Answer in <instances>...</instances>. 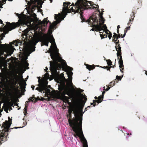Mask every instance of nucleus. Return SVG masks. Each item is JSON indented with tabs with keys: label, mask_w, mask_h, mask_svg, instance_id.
<instances>
[{
	"label": "nucleus",
	"mask_w": 147,
	"mask_h": 147,
	"mask_svg": "<svg viewBox=\"0 0 147 147\" xmlns=\"http://www.w3.org/2000/svg\"><path fill=\"white\" fill-rule=\"evenodd\" d=\"M114 35L113 37V41L116 44L115 48L116 50L117 51V56H118L121 55V47L118 45V41L117 40V39L120 37L119 35L117 36V34L114 33Z\"/></svg>",
	"instance_id": "1"
},
{
	"label": "nucleus",
	"mask_w": 147,
	"mask_h": 147,
	"mask_svg": "<svg viewBox=\"0 0 147 147\" xmlns=\"http://www.w3.org/2000/svg\"><path fill=\"white\" fill-rule=\"evenodd\" d=\"M9 120L6 121L5 122L3 123V124L2 125V127L3 128V129L2 131H5V134H7V132L8 131V130L10 127V125L11 124V120L9 117Z\"/></svg>",
	"instance_id": "2"
},
{
	"label": "nucleus",
	"mask_w": 147,
	"mask_h": 147,
	"mask_svg": "<svg viewBox=\"0 0 147 147\" xmlns=\"http://www.w3.org/2000/svg\"><path fill=\"white\" fill-rule=\"evenodd\" d=\"M105 93V91H103L102 93V95H101L100 96H99L98 97V100H93V103L95 104L93 105L94 107H95L96 104L95 102H97L98 104L100 103L103 100V96L104 94Z\"/></svg>",
	"instance_id": "3"
},
{
	"label": "nucleus",
	"mask_w": 147,
	"mask_h": 147,
	"mask_svg": "<svg viewBox=\"0 0 147 147\" xmlns=\"http://www.w3.org/2000/svg\"><path fill=\"white\" fill-rule=\"evenodd\" d=\"M14 104V102L13 101L11 100L10 102H9L6 104V106L4 108V110L7 113H8L9 109H12L11 108H10L11 106H13Z\"/></svg>",
	"instance_id": "4"
},
{
	"label": "nucleus",
	"mask_w": 147,
	"mask_h": 147,
	"mask_svg": "<svg viewBox=\"0 0 147 147\" xmlns=\"http://www.w3.org/2000/svg\"><path fill=\"white\" fill-rule=\"evenodd\" d=\"M31 34H33L32 32H30V31L28 30V28H27L26 30H25L23 33V34L24 36H25V38H28V37H29L30 34V33ZM28 40V39H26Z\"/></svg>",
	"instance_id": "5"
},
{
	"label": "nucleus",
	"mask_w": 147,
	"mask_h": 147,
	"mask_svg": "<svg viewBox=\"0 0 147 147\" xmlns=\"http://www.w3.org/2000/svg\"><path fill=\"white\" fill-rule=\"evenodd\" d=\"M100 34L101 39L107 38V35H108V37L109 39H110L112 37V35L111 34Z\"/></svg>",
	"instance_id": "6"
},
{
	"label": "nucleus",
	"mask_w": 147,
	"mask_h": 147,
	"mask_svg": "<svg viewBox=\"0 0 147 147\" xmlns=\"http://www.w3.org/2000/svg\"><path fill=\"white\" fill-rule=\"evenodd\" d=\"M119 67L121 68L123 67V61L121 57L119 61Z\"/></svg>",
	"instance_id": "7"
},
{
	"label": "nucleus",
	"mask_w": 147,
	"mask_h": 147,
	"mask_svg": "<svg viewBox=\"0 0 147 147\" xmlns=\"http://www.w3.org/2000/svg\"><path fill=\"white\" fill-rule=\"evenodd\" d=\"M86 68L89 70H90L94 69V67L90 65H86Z\"/></svg>",
	"instance_id": "8"
},
{
	"label": "nucleus",
	"mask_w": 147,
	"mask_h": 147,
	"mask_svg": "<svg viewBox=\"0 0 147 147\" xmlns=\"http://www.w3.org/2000/svg\"><path fill=\"white\" fill-rule=\"evenodd\" d=\"M107 64L109 66L111 65V63L112 62L111 61V60H107Z\"/></svg>",
	"instance_id": "9"
},
{
	"label": "nucleus",
	"mask_w": 147,
	"mask_h": 147,
	"mask_svg": "<svg viewBox=\"0 0 147 147\" xmlns=\"http://www.w3.org/2000/svg\"><path fill=\"white\" fill-rule=\"evenodd\" d=\"M114 83L113 82H111L109 84V85L110 86H114Z\"/></svg>",
	"instance_id": "10"
},
{
	"label": "nucleus",
	"mask_w": 147,
	"mask_h": 147,
	"mask_svg": "<svg viewBox=\"0 0 147 147\" xmlns=\"http://www.w3.org/2000/svg\"><path fill=\"white\" fill-rule=\"evenodd\" d=\"M123 77V76H122V77H120V76H116V78L118 80H121V78Z\"/></svg>",
	"instance_id": "11"
},
{
	"label": "nucleus",
	"mask_w": 147,
	"mask_h": 147,
	"mask_svg": "<svg viewBox=\"0 0 147 147\" xmlns=\"http://www.w3.org/2000/svg\"><path fill=\"white\" fill-rule=\"evenodd\" d=\"M127 30H128L126 28H125V31H124L125 33L124 34V36L122 37V38L123 37L125 36V35L126 33L127 32Z\"/></svg>",
	"instance_id": "12"
},
{
	"label": "nucleus",
	"mask_w": 147,
	"mask_h": 147,
	"mask_svg": "<svg viewBox=\"0 0 147 147\" xmlns=\"http://www.w3.org/2000/svg\"><path fill=\"white\" fill-rule=\"evenodd\" d=\"M111 66H110V67H105V69H106H106H107V70H110V68H111Z\"/></svg>",
	"instance_id": "13"
},
{
	"label": "nucleus",
	"mask_w": 147,
	"mask_h": 147,
	"mask_svg": "<svg viewBox=\"0 0 147 147\" xmlns=\"http://www.w3.org/2000/svg\"><path fill=\"white\" fill-rule=\"evenodd\" d=\"M29 100L30 101H33V100H34V99H33V98H30L29 99Z\"/></svg>",
	"instance_id": "14"
},
{
	"label": "nucleus",
	"mask_w": 147,
	"mask_h": 147,
	"mask_svg": "<svg viewBox=\"0 0 147 147\" xmlns=\"http://www.w3.org/2000/svg\"><path fill=\"white\" fill-rule=\"evenodd\" d=\"M26 110H27L26 106L25 107L24 109V111L25 113L26 112Z\"/></svg>",
	"instance_id": "15"
},
{
	"label": "nucleus",
	"mask_w": 147,
	"mask_h": 147,
	"mask_svg": "<svg viewBox=\"0 0 147 147\" xmlns=\"http://www.w3.org/2000/svg\"><path fill=\"white\" fill-rule=\"evenodd\" d=\"M110 87H108L107 88L106 90V91H108L110 89Z\"/></svg>",
	"instance_id": "16"
},
{
	"label": "nucleus",
	"mask_w": 147,
	"mask_h": 147,
	"mask_svg": "<svg viewBox=\"0 0 147 147\" xmlns=\"http://www.w3.org/2000/svg\"><path fill=\"white\" fill-rule=\"evenodd\" d=\"M31 88H32L33 90H34V86L32 85L31 86Z\"/></svg>",
	"instance_id": "17"
},
{
	"label": "nucleus",
	"mask_w": 147,
	"mask_h": 147,
	"mask_svg": "<svg viewBox=\"0 0 147 147\" xmlns=\"http://www.w3.org/2000/svg\"><path fill=\"white\" fill-rule=\"evenodd\" d=\"M130 28V26H129V27H127V28H126L127 29V30H129Z\"/></svg>",
	"instance_id": "18"
},
{
	"label": "nucleus",
	"mask_w": 147,
	"mask_h": 147,
	"mask_svg": "<svg viewBox=\"0 0 147 147\" xmlns=\"http://www.w3.org/2000/svg\"><path fill=\"white\" fill-rule=\"evenodd\" d=\"M117 28L118 29H119L120 28V26L119 25H118L117 26Z\"/></svg>",
	"instance_id": "19"
},
{
	"label": "nucleus",
	"mask_w": 147,
	"mask_h": 147,
	"mask_svg": "<svg viewBox=\"0 0 147 147\" xmlns=\"http://www.w3.org/2000/svg\"><path fill=\"white\" fill-rule=\"evenodd\" d=\"M60 80V79H59V80H58V81H57V82H59H59H60V81H61V80Z\"/></svg>",
	"instance_id": "20"
},
{
	"label": "nucleus",
	"mask_w": 147,
	"mask_h": 147,
	"mask_svg": "<svg viewBox=\"0 0 147 147\" xmlns=\"http://www.w3.org/2000/svg\"><path fill=\"white\" fill-rule=\"evenodd\" d=\"M94 98H95V99H97V98L98 99V98L96 96H95V97H94ZM98 99L97 100H98Z\"/></svg>",
	"instance_id": "21"
},
{
	"label": "nucleus",
	"mask_w": 147,
	"mask_h": 147,
	"mask_svg": "<svg viewBox=\"0 0 147 147\" xmlns=\"http://www.w3.org/2000/svg\"><path fill=\"white\" fill-rule=\"evenodd\" d=\"M46 69H45V71H46V70H47V69H48V68L47 67H46Z\"/></svg>",
	"instance_id": "22"
},
{
	"label": "nucleus",
	"mask_w": 147,
	"mask_h": 147,
	"mask_svg": "<svg viewBox=\"0 0 147 147\" xmlns=\"http://www.w3.org/2000/svg\"><path fill=\"white\" fill-rule=\"evenodd\" d=\"M2 20L0 19V23H2Z\"/></svg>",
	"instance_id": "23"
},
{
	"label": "nucleus",
	"mask_w": 147,
	"mask_h": 147,
	"mask_svg": "<svg viewBox=\"0 0 147 147\" xmlns=\"http://www.w3.org/2000/svg\"><path fill=\"white\" fill-rule=\"evenodd\" d=\"M145 74H146V75H147V72H146V71H145Z\"/></svg>",
	"instance_id": "24"
},
{
	"label": "nucleus",
	"mask_w": 147,
	"mask_h": 147,
	"mask_svg": "<svg viewBox=\"0 0 147 147\" xmlns=\"http://www.w3.org/2000/svg\"><path fill=\"white\" fill-rule=\"evenodd\" d=\"M15 128H21V127H15Z\"/></svg>",
	"instance_id": "25"
},
{
	"label": "nucleus",
	"mask_w": 147,
	"mask_h": 147,
	"mask_svg": "<svg viewBox=\"0 0 147 147\" xmlns=\"http://www.w3.org/2000/svg\"><path fill=\"white\" fill-rule=\"evenodd\" d=\"M86 109H87V108H85V111H86Z\"/></svg>",
	"instance_id": "26"
},
{
	"label": "nucleus",
	"mask_w": 147,
	"mask_h": 147,
	"mask_svg": "<svg viewBox=\"0 0 147 147\" xmlns=\"http://www.w3.org/2000/svg\"><path fill=\"white\" fill-rule=\"evenodd\" d=\"M90 104H91V105H92V104H93V103H90Z\"/></svg>",
	"instance_id": "27"
},
{
	"label": "nucleus",
	"mask_w": 147,
	"mask_h": 147,
	"mask_svg": "<svg viewBox=\"0 0 147 147\" xmlns=\"http://www.w3.org/2000/svg\"><path fill=\"white\" fill-rule=\"evenodd\" d=\"M120 70L121 72H122V71H121V69H120Z\"/></svg>",
	"instance_id": "28"
},
{
	"label": "nucleus",
	"mask_w": 147,
	"mask_h": 147,
	"mask_svg": "<svg viewBox=\"0 0 147 147\" xmlns=\"http://www.w3.org/2000/svg\"><path fill=\"white\" fill-rule=\"evenodd\" d=\"M103 88H104V89H105V87H103Z\"/></svg>",
	"instance_id": "29"
},
{
	"label": "nucleus",
	"mask_w": 147,
	"mask_h": 147,
	"mask_svg": "<svg viewBox=\"0 0 147 147\" xmlns=\"http://www.w3.org/2000/svg\"><path fill=\"white\" fill-rule=\"evenodd\" d=\"M130 21H131V19L130 20Z\"/></svg>",
	"instance_id": "30"
},
{
	"label": "nucleus",
	"mask_w": 147,
	"mask_h": 147,
	"mask_svg": "<svg viewBox=\"0 0 147 147\" xmlns=\"http://www.w3.org/2000/svg\"><path fill=\"white\" fill-rule=\"evenodd\" d=\"M90 107V106H88L87 107Z\"/></svg>",
	"instance_id": "31"
}]
</instances>
